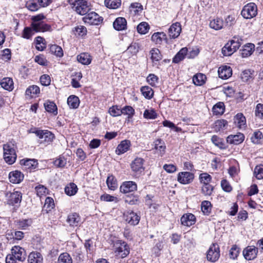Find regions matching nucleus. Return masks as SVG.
Listing matches in <instances>:
<instances>
[{"mask_svg":"<svg viewBox=\"0 0 263 263\" xmlns=\"http://www.w3.org/2000/svg\"><path fill=\"white\" fill-rule=\"evenodd\" d=\"M124 218L128 223L133 226L137 225L140 220V217L132 211L125 212Z\"/></svg>","mask_w":263,"mask_h":263,"instance_id":"nucleus-14","label":"nucleus"},{"mask_svg":"<svg viewBox=\"0 0 263 263\" xmlns=\"http://www.w3.org/2000/svg\"><path fill=\"white\" fill-rule=\"evenodd\" d=\"M254 175L258 180L263 179V165H258L255 167Z\"/></svg>","mask_w":263,"mask_h":263,"instance_id":"nucleus-60","label":"nucleus"},{"mask_svg":"<svg viewBox=\"0 0 263 263\" xmlns=\"http://www.w3.org/2000/svg\"><path fill=\"white\" fill-rule=\"evenodd\" d=\"M1 86L5 90L11 91L14 88L13 80L8 77L3 78L0 83Z\"/></svg>","mask_w":263,"mask_h":263,"instance_id":"nucleus-33","label":"nucleus"},{"mask_svg":"<svg viewBox=\"0 0 263 263\" xmlns=\"http://www.w3.org/2000/svg\"><path fill=\"white\" fill-rule=\"evenodd\" d=\"M219 256L220 250L219 246L217 243L212 244L207 252V259L214 262L218 259Z\"/></svg>","mask_w":263,"mask_h":263,"instance_id":"nucleus-8","label":"nucleus"},{"mask_svg":"<svg viewBox=\"0 0 263 263\" xmlns=\"http://www.w3.org/2000/svg\"><path fill=\"white\" fill-rule=\"evenodd\" d=\"M224 110L225 106L224 103L221 102L216 103L212 108L213 114L216 116L222 115L224 113Z\"/></svg>","mask_w":263,"mask_h":263,"instance_id":"nucleus-36","label":"nucleus"},{"mask_svg":"<svg viewBox=\"0 0 263 263\" xmlns=\"http://www.w3.org/2000/svg\"><path fill=\"white\" fill-rule=\"evenodd\" d=\"M228 122L224 119H220L216 121L213 125V128L216 132L223 131L227 129Z\"/></svg>","mask_w":263,"mask_h":263,"instance_id":"nucleus-28","label":"nucleus"},{"mask_svg":"<svg viewBox=\"0 0 263 263\" xmlns=\"http://www.w3.org/2000/svg\"><path fill=\"white\" fill-rule=\"evenodd\" d=\"M218 72L219 78L227 79L232 76V70L229 66L224 65L219 68Z\"/></svg>","mask_w":263,"mask_h":263,"instance_id":"nucleus-19","label":"nucleus"},{"mask_svg":"<svg viewBox=\"0 0 263 263\" xmlns=\"http://www.w3.org/2000/svg\"><path fill=\"white\" fill-rule=\"evenodd\" d=\"M153 149L155 150V154L159 156L162 157L164 155L166 146L165 142L161 139L158 138L156 139L152 144Z\"/></svg>","mask_w":263,"mask_h":263,"instance_id":"nucleus-10","label":"nucleus"},{"mask_svg":"<svg viewBox=\"0 0 263 263\" xmlns=\"http://www.w3.org/2000/svg\"><path fill=\"white\" fill-rule=\"evenodd\" d=\"M73 32L76 35L83 36L86 34L87 29L85 27L79 25L73 28Z\"/></svg>","mask_w":263,"mask_h":263,"instance_id":"nucleus-53","label":"nucleus"},{"mask_svg":"<svg viewBox=\"0 0 263 263\" xmlns=\"http://www.w3.org/2000/svg\"><path fill=\"white\" fill-rule=\"evenodd\" d=\"M206 77L204 74L199 73L195 74L193 78V82L195 85L201 86L205 82Z\"/></svg>","mask_w":263,"mask_h":263,"instance_id":"nucleus-39","label":"nucleus"},{"mask_svg":"<svg viewBox=\"0 0 263 263\" xmlns=\"http://www.w3.org/2000/svg\"><path fill=\"white\" fill-rule=\"evenodd\" d=\"M50 51L59 57H62L63 55V51L62 48L57 45H52L50 47Z\"/></svg>","mask_w":263,"mask_h":263,"instance_id":"nucleus-54","label":"nucleus"},{"mask_svg":"<svg viewBox=\"0 0 263 263\" xmlns=\"http://www.w3.org/2000/svg\"><path fill=\"white\" fill-rule=\"evenodd\" d=\"M143 117L146 119H155L157 117V114L154 109H147L144 111Z\"/></svg>","mask_w":263,"mask_h":263,"instance_id":"nucleus-47","label":"nucleus"},{"mask_svg":"<svg viewBox=\"0 0 263 263\" xmlns=\"http://www.w3.org/2000/svg\"><path fill=\"white\" fill-rule=\"evenodd\" d=\"M24 178V175L20 171L11 172L9 175L10 181L12 183H19Z\"/></svg>","mask_w":263,"mask_h":263,"instance_id":"nucleus-22","label":"nucleus"},{"mask_svg":"<svg viewBox=\"0 0 263 263\" xmlns=\"http://www.w3.org/2000/svg\"><path fill=\"white\" fill-rule=\"evenodd\" d=\"M44 106L47 112L52 113L54 115L58 114V108L53 102L47 100L44 103Z\"/></svg>","mask_w":263,"mask_h":263,"instance_id":"nucleus-34","label":"nucleus"},{"mask_svg":"<svg viewBox=\"0 0 263 263\" xmlns=\"http://www.w3.org/2000/svg\"><path fill=\"white\" fill-rule=\"evenodd\" d=\"M124 200L126 203L130 205L138 204L140 203L139 196L133 194L126 196Z\"/></svg>","mask_w":263,"mask_h":263,"instance_id":"nucleus-38","label":"nucleus"},{"mask_svg":"<svg viewBox=\"0 0 263 263\" xmlns=\"http://www.w3.org/2000/svg\"><path fill=\"white\" fill-rule=\"evenodd\" d=\"M67 222L71 227H77L81 223V217L77 213H71L68 216Z\"/></svg>","mask_w":263,"mask_h":263,"instance_id":"nucleus-23","label":"nucleus"},{"mask_svg":"<svg viewBox=\"0 0 263 263\" xmlns=\"http://www.w3.org/2000/svg\"><path fill=\"white\" fill-rule=\"evenodd\" d=\"M35 47L37 50L43 51L46 47L45 40L41 36H37L35 39Z\"/></svg>","mask_w":263,"mask_h":263,"instance_id":"nucleus-42","label":"nucleus"},{"mask_svg":"<svg viewBox=\"0 0 263 263\" xmlns=\"http://www.w3.org/2000/svg\"><path fill=\"white\" fill-rule=\"evenodd\" d=\"M83 21L86 24L93 25H98L103 21L102 18L97 13L91 12L87 14L83 18Z\"/></svg>","mask_w":263,"mask_h":263,"instance_id":"nucleus-11","label":"nucleus"},{"mask_svg":"<svg viewBox=\"0 0 263 263\" xmlns=\"http://www.w3.org/2000/svg\"><path fill=\"white\" fill-rule=\"evenodd\" d=\"M137 190V185L136 183L132 181L123 182L120 187V192L125 194L135 192Z\"/></svg>","mask_w":263,"mask_h":263,"instance_id":"nucleus-15","label":"nucleus"},{"mask_svg":"<svg viewBox=\"0 0 263 263\" xmlns=\"http://www.w3.org/2000/svg\"><path fill=\"white\" fill-rule=\"evenodd\" d=\"M88 0H74L73 3L75 11L80 15H85L90 10Z\"/></svg>","mask_w":263,"mask_h":263,"instance_id":"nucleus-5","label":"nucleus"},{"mask_svg":"<svg viewBox=\"0 0 263 263\" xmlns=\"http://www.w3.org/2000/svg\"><path fill=\"white\" fill-rule=\"evenodd\" d=\"M255 115L259 119H263V104L259 103L255 108Z\"/></svg>","mask_w":263,"mask_h":263,"instance_id":"nucleus-64","label":"nucleus"},{"mask_svg":"<svg viewBox=\"0 0 263 263\" xmlns=\"http://www.w3.org/2000/svg\"><path fill=\"white\" fill-rule=\"evenodd\" d=\"M245 139L243 134L238 133L237 135H229L227 138V141L230 144L238 145L242 143Z\"/></svg>","mask_w":263,"mask_h":263,"instance_id":"nucleus-20","label":"nucleus"},{"mask_svg":"<svg viewBox=\"0 0 263 263\" xmlns=\"http://www.w3.org/2000/svg\"><path fill=\"white\" fill-rule=\"evenodd\" d=\"M151 39L155 44H161L163 41H167V36L163 32H157L152 35Z\"/></svg>","mask_w":263,"mask_h":263,"instance_id":"nucleus-27","label":"nucleus"},{"mask_svg":"<svg viewBox=\"0 0 263 263\" xmlns=\"http://www.w3.org/2000/svg\"><path fill=\"white\" fill-rule=\"evenodd\" d=\"M234 122L240 129L246 127V119L242 113H238L234 118Z\"/></svg>","mask_w":263,"mask_h":263,"instance_id":"nucleus-32","label":"nucleus"},{"mask_svg":"<svg viewBox=\"0 0 263 263\" xmlns=\"http://www.w3.org/2000/svg\"><path fill=\"white\" fill-rule=\"evenodd\" d=\"M15 222L18 229L25 230L28 229L31 226L32 220L31 219H22L16 220Z\"/></svg>","mask_w":263,"mask_h":263,"instance_id":"nucleus-30","label":"nucleus"},{"mask_svg":"<svg viewBox=\"0 0 263 263\" xmlns=\"http://www.w3.org/2000/svg\"><path fill=\"white\" fill-rule=\"evenodd\" d=\"M223 24L222 19L217 17L211 21L210 23V26L211 28L218 30L222 28Z\"/></svg>","mask_w":263,"mask_h":263,"instance_id":"nucleus-37","label":"nucleus"},{"mask_svg":"<svg viewBox=\"0 0 263 263\" xmlns=\"http://www.w3.org/2000/svg\"><path fill=\"white\" fill-rule=\"evenodd\" d=\"M213 191V186L210 184H202L201 192L205 196H210Z\"/></svg>","mask_w":263,"mask_h":263,"instance_id":"nucleus-57","label":"nucleus"},{"mask_svg":"<svg viewBox=\"0 0 263 263\" xmlns=\"http://www.w3.org/2000/svg\"><path fill=\"white\" fill-rule=\"evenodd\" d=\"M137 29L139 33L145 34L148 32L149 29V26L147 23L143 22L137 26Z\"/></svg>","mask_w":263,"mask_h":263,"instance_id":"nucleus-49","label":"nucleus"},{"mask_svg":"<svg viewBox=\"0 0 263 263\" xmlns=\"http://www.w3.org/2000/svg\"><path fill=\"white\" fill-rule=\"evenodd\" d=\"M78 191L77 186L73 183H71L65 188V192L68 196L75 195Z\"/></svg>","mask_w":263,"mask_h":263,"instance_id":"nucleus-44","label":"nucleus"},{"mask_svg":"<svg viewBox=\"0 0 263 263\" xmlns=\"http://www.w3.org/2000/svg\"><path fill=\"white\" fill-rule=\"evenodd\" d=\"M34 33V31L31 26L30 27H26L24 28L22 32V37L24 39L29 40L31 39Z\"/></svg>","mask_w":263,"mask_h":263,"instance_id":"nucleus-51","label":"nucleus"},{"mask_svg":"<svg viewBox=\"0 0 263 263\" xmlns=\"http://www.w3.org/2000/svg\"><path fill=\"white\" fill-rule=\"evenodd\" d=\"M113 251L118 258H124L129 253L130 249L127 243L122 240H118L113 243Z\"/></svg>","mask_w":263,"mask_h":263,"instance_id":"nucleus-2","label":"nucleus"},{"mask_svg":"<svg viewBox=\"0 0 263 263\" xmlns=\"http://www.w3.org/2000/svg\"><path fill=\"white\" fill-rule=\"evenodd\" d=\"M258 249L254 246H249L242 252L245 258L248 260H253L257 256Z\"/></svg>","mask_w":263,"mask_h":263,"instance_id":"nucleus-16","label":"nucleus"},{"mask_svg":"<svg viewBox=\"0 0 263 263\" xmlns=\"http://www.w3.org/2000/svg\"><path fill=\"white\" fill-rule=\"evenodd\" d=\"M242 40L238 36H234L222 47L221 52L224 56H230L239 48Z\"/></svg>","mask_w":263,"mask_h":263,"instance_id":"nucleus-1","label":"nucleus"},{"mask_svg":"<svg viewBox=\"0 0 263 263\" xmlns=\"http://www.w3.org/2000/svg\"><path fill=\"white\" fill-rule=\"evenodd\" d=\"M199 178L200 182L202 184H210L212 181V177L206 173H201Z\"/></svg>","mask_w":263,"mask_h":263,"instance_id":"nucleus-56","label":"nucleus"},{"mask_svg":"<svg viewBox=\"0 0 263 263\" xmlns=\"http://www.w3.org/2000/svg\"><path fill=\"white\" fill-rule=\"evenodd\" d=\"M108 112L112 117H118L122 115L121 109L117 105L110 107Z\"/></svg>","mask_w":263,"mask_h":263,"instance_id":"nucleus-61","label":"nucleus"},{"mask_svg":"<svg viewBox=\"0 0 263 263\" xmlns=\"http://www.w3.org/2000/svg\"><path fill=\"white\" fill-rule=\"evenodd\" d=\"M180 221L182 225L190 227L195 224L196 217L191 213H186L181 217Z\"/></svg>","mask_w":263,"mask_h":263,"instance_id":"nucleus-18","label":"nucleus"},{"mask_svg":"<svg viewBox=\"0 0 263 263\" xmlns=\"http://www.w3.org/2000/svg\"><path fill=\"white\" fill-rule=\"evenodd\" d=\"M257 13V8L254 3H250L245 5L241 12L242 16L246 19L255 17Z\"/></svg>","mask_w":263,"mask_h":263,"instance_id":"nucleus-4","label":"nucleus"},{"mask_svg":"<svg viewBox=\"0 0 263 263\" xmlns=\"http://www.w3.org/2000/svg\"><path fill=\"white\" fill-rule=\"evenodd\" d=\"M211 203L209 201H203L201 203V210L204 214L208 215L211 211Z\"/></svg>","mask_w":263,"mask_h":263,"instance_id":"nucleus-59","label":"nucleus"},{"mask_svg":"<svg viewBox=\"0 0 263 263\" xmlns=\"http://www.w3.org/2000/svg\"><path fill=\"white\" fill-rule=\"evenodd\" d=\"M31 26L35 32H45L49 31L50 29V26L43 22L40 23H32Z\"/></svg>","mask_w":263,"mask_h":263,"instance_id":"nucleus-25","label":"nucleus"},{"mask_svg":"<svg viewBox=\"0 0 263 263\" xmlns=\"http://www.w3.org/2000/svg\"><path fill=\"white\" fill-rule=\"evenodd\" d=\"M130 146V142L129 140L122 141L116 149V154L117 155L124 154L129 149Z\"/></svg>","mask_w":263,"mask_h":263,"instance_id":"nucleus-29","label":"nucleus"},{"mask_svg":"<svg viewBox=\"0 0 263 263\" xmlns=\"http://www.w3.org/2000/svg\"><path fill=\"white\" fill-rule=\"evenodd\" d=\"M67 104L70 108H77L80 104V100L76 96H70L67 99Z\"/></svg>","mask_w":263,"mask_h":263,"instance_id":"nucleus-40","label":"nucleus"},{"mask_svg":"<svg viewBox=\"0 0 263 263\" xmlns=\"http://www.w3.org/2000/svg\"><path fill=\"white\" fill-rule=\"evenodd\" d=\"M194 178V175L189 172H181L178 174L177 180L182 184H187L192 182Z\"/></svg>","mask_w":263,"mask_h":263,"instance_id":"nucleus-13","label":"nucleus"},{"mask_svg":"<svg viewBox=\"0 0 263 263\" xmlns=\"http://www.w3.org/2000/svg\"><path fill=\"white\" fill-rule=\"evenodd\" d=\"M181 31V26L178 22L173 23L169 28L168 33L171 39L177 38Z\"/></svg>","mask_w":263,"mask_h":263,"instance_id":"nucleus-17","label":"nucleus"},{"mask_svg":"<svg viewBox=\"0 0 263 263\" xmlns=\"http://www.w3.org/2000/svg\"><path fill=\"white\" fill-rule=\"evenodd\" d=\"M104 4L110 9H117L121 5L120 0H105Z\"/></svg>","mask_w":263,"mask_h":263,"instance_id":"nucleus-48","label":"nucleus"},{"mask_svg":"<svg viewBox=\"0 0 263 263\" xmlns=\"http://www.w3.org/2000/svg\"><path fill=\"white\" fill-rule=\"evenodd\" d=\"M187 54V48L184 47L182 48L180 51L176 54L173 59V62L175 63H178L184 59L185 56Z\"/></svg>","mask_w":263,"mask_h":263,"instance_id":"nucleus-43","label":"nucleus"},{"mask_svg":"<svg viewBox=\"0 0 263 263\" xmlns=\"http://www.w3.org/2000/svg\"><path fill=\"white\" fill-rule=\"evenodd\" d=\"M41 140V143H49L54 138V135L47 130H37L34 132Z\"/></svg>","mask_w":263,"mask_h":263,"instance_id":"nucleus-9","label":"nucleus"},{"mask_svg":"<svg viewBox=\"0 0 263 263\" xmlns=\"http://www.w3.org/2000/svg\"><path fill=\"white\" fill-rule=\"evenodd\" d=\"M255 46L252 43H247L240 50V54L243 58L250 56L254 51Z\"/></svg>","mask_w":263,"mask_h":263,"instance_id":"nucleus-24","label":"nucleus"},{"mask_svg":"<svg viewBox=\"0 0 263 263\" xmlns=\"http://www.w3.org/2000/svg\"><path fill=\"white\" fill-rule=\"evenodd\" d=\"M18 261L23 262L26 257L25 250L19 246L13 247L11 250V254H9Z\"/></svg>","mask_w":263,"mask_h":263,"instance_id":"nucleus-7","label":"nucleus"},{"mask_svg":"<svg viewBox=\"0 0 263 263\" xmlns=\"http://www.w3.org/2000/svg\"><path fill=\"white\" fill-rule=\"evenodd\" d=\"M43 260L42 255L37 251L31 252L28 256V263H43Z\"/></svg>","mask_w":263,"mask_h":263,"instance_id":"nucleus-21","label":"nucleus"},{"mask_svg":"<svg viewBox=\"0 0 263 263\" xmlns=\"http://www.w3.org/2000/svg\"><path fill=\"white\" fill-rule=\"evenodd\" d=\"M25 93L26 96L33 98L40 93V89L37 85H32L27 88Z\"/></svg>","mask_w":263,"mask_h":263,"instance_id":"nucleus-41","label":"nucleus"},{"mask_svg":"<svg viewBox=\"0 0 263 263\" xmlns=\"http://www.w3.org/2000/svg\"><path fill=\"white\" fill-rule=\"evenodd\" d=\"M114 28L117 30H123L126 28L127 22L125 18L119 17L117 18L113 23Z\"/></svg>","mask_w":263,"mask_h":263,"instance_id":"nucleus-31","label":"nucleus"},{"mask_svg":"<svg viewBox=\"0 0 263 263\" xmlns=\"http://www.w3.org/2000/svg\"><path fill=\"white\" fill-rule=\"evenodd\" d=\"M151 59L154 63L161 60L162 55L160 50L157 48H153L151 50Z\"/></svg>","mask_w":263,"mask_h":263,"instance_id":"nucleus-46","label":"nucleus"},{"mask_svg":"<svg viewBox=\"0 0 263 263\" xmlns=\"http://www.w3.org/2000/svg\"><path fill=\"white\" fill-rule=\"evenodd\" d=\"M4 158L5 161L9 164L15 162L16 154L14 145L11 143H7L3 146Z\"/></svg>","mask_w":263,"mask_h":263,"instance_id":"nucleus-3","label":"nucleus"},{"mask_svg":"<svg viewBox=\"0 0 263 263\" xmlns=\"http://www.w3.org/2000/svg\"><path fill=\"white\" fill-rule=\"evenodd\" d=\"M140 90L143 96L146 99H150L153 96V90L149 86H143L141 88Z\"/></svg>","mask_w":263,"mask_h":263,"instance_id":"nucleus-45","label":"nucleus"},{"mask_svg":"<svg viewBox=\"0 0 263 263\" xmlns=\"http://www.w3.org/2000/svg\"><path fill=\"white\" fill-rule=\"evenodd\" d=\"M22 198V193L19 191H14L7 194V203L9 205L18 208L21 202Z\"/></svg>","mask_w":263,"mask_h":263,"instance_id":"nucleus-6","label":"nucleus"},{"mask_svg":"<svg viewBox=\"0 0 263 263\" xmlns=\"http://www.w3.org/2000/svg\"><path fill=\"white\" fill-rule=\"evenodd\" d=\"M58 263H72V260L70 255L67 253H63L60 255Z\"/></svg>","mask_w":263,"mask_h":263,"instance_id":"nucleus-52","label":"nucleus"},{"mask_svg":"<svg viewBox=\"0 0 263 263\" xmlns=\"http://www.w3.org/2000/svg\"><path fill=\"white\" fill-rule=\"evenodd\" d=\"M21 164L23 165L25 170L31 171L37 167L38 163L34 159H23L21 161Z\"/></svg>","mask_w":263,"mask_h":263,"instance_id":"nucleus-26","label":"nucleus"},{"mask_svg":"<svg viewBox=\"0 0 263 263\" xmlns=\"http://www.w3.org/2000/svg\"><path fill=\"white\" fill-rule=\"evenodd\" d=\"M106 183L108 188L111 190L114 191L117 187V181L113 176H110L107 177Z\"/></svg>","mask_w":263,"mask_h":263,"instance_id":"nucleus-55","label":"nucleus"},{"mask_svg":"<svg viewBox=\"0 0 263 263\" xmlns=\"http://www.w3.org/2000/svg\"><path fill=\"white\" fill-rule=\"evenodd\" d=\"M100 199L101 201L107 202H115L116 203L118 202L119 201L117 197L107 194H104L101 196Z\"/></svg>","mask_w":263,"mask_h":263,"instance_id":"nucleus-63","label":"nucleus"},{"mask_svg":"<svg viewBox=\"0 0 263 263\" xmlns=\"http://www.w3.org/2000/svg\"><path fill=\"white\" fill-rule=\"evenodd\" d=\"M240 250V248L237 245H233L229 251L230 258L232 259H236L239 254Z\"/></svg>","mask_w":263,"mask_h":263,"instance_id":"nucleus-50","label":"nucleus"},{"mask_svg":"<svg viewBox=\"0 0 263 263\" xmlns=\"http://www.w3.org/2000/svg\"><path fill=\"white\" fill-rule=\"evenodd\" d=\"M122 114L128 116V118H131L135 114L134 109L130 106H126L121 109Z\"/></svg>","mask_w":263,"mask_h":263,"instance_id":"nucleus-62","label":"nucleus"},{"mask_svg":"<svg viewBox=\"0 0 263 263\" xmlns=\"http://www.w3.org/2000/svg\"><path fill=\"white\" fill-rule=\"evenodd\" d=\"M78 61L83 65H89L91 62L90 55L87 53H81L77 56Z\"/></svg>","mask_w":263,"mask_h":263,"instance_id":"nucleus-35","label":"nucleus"},{"mask_svg":"<svg viewBox=\"0 0 263 263\" xmlns=\"http://www.w3.org/2000/svg\"><path fill=\"white\" fill-rule=\"evenodd\" d=\"M144 160L143 158H136L131 163L130 167L133 172L136 174H141L144 170Z\"/></svg>","mask_w":263,"mask_h":263,"instance_id":"nucleus-12","label":"nucleus"},{"mask_svg":"<svg viewBox=\"0 0 263 263\" xmlns=\"http://www.w3.org/2000/svg\"><path fill=\"white\" fill-rule=\"evenodd\" d=\"M54 206V203L53 199L49 197L46 198L44 208L46 210L47 212L51 211Z\"/></svg>","mask_w":263,"mask_h":263,"instance_id":"nucleus-58","label":"nucleus"}]
</instances>
